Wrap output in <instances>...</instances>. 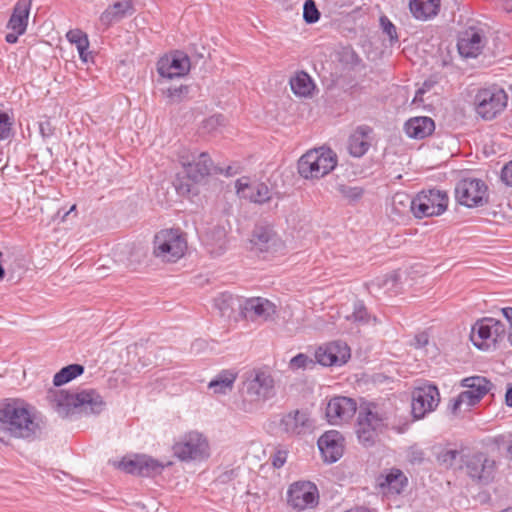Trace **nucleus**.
I'll return each mask as SVG.
<instances>
[{
  "label": "nucleus",
  "instance_id": "obj_27",
  "mask_svg": "<svg viewBox=\"0 0 512 512\" xmlns=\"http://www.w3.org/2000/svg\"><path fill=\"white\" fill-rule=\"evenodd\" d=\"M32 0H18L13 7L7 28L12 31L25 33L28 25Z\"/></svg>",
  "mask_w": 512,
  "mask_h": 512
},
{
  "label": "nucleus",
  "instance_id": "obj_64",
  "mask_svg": "<svg viewBox=\"0 0 512 512\" xmlns=\"http://www.w3.org/2000/svg\"><path fill=\"white\" fill-rule=\"evenodd\" d=\"M417 341H418V343H419L420 345H422V346H423V345L427 344L428 339H427V336H426V335H420V336H418V337H417Z\"/></svg>",
  "mask_w": 512,
  "mask_h": 512
},
{
  "label": "nucleus",
  "instance_id": "obj_37",
  "mask_svg": "<svg viewBox=\"0 0 512 512\" xmlns=\"http://www.w3.org/2000/svg\"><path fill=\"white\" fill-rule=\"evenodd\" d=\"M141 472L142 477H151L160 474L164 469V465L151 456L141 454Z\"/></svg>",
  "mask_w": 512,
  "mask_h": 512
},
{
  "label": "nucleus",
  "instance_id": "obj_56",
  "mask_svg": "<svg viewBox=\"0 0 512 512\" xmlns=\"http://www.w3.org/2000/svg\"><path fill=\"white\" fill-rule=\"evenodd\" d=\"M499 7L506 12H512V0H495Z\"/></svg>",
  "mask_w": 512,
  "mask_h": 512
},
{
  "label": "nucleus",
  "instance_id": "obj_41",
  "mask_svg": "<svg viewBox=\"0 0 512 512\" xmlns=\"http://www.w3.org/2000/svg\"><path fill=\"white\" fill-rule=\"evenodd\" d=\"M337 190L344 198H346L350 202L358 201L359 199L362 198V196L364 194V189L359 186L353 187V186L341 184V185H338Z\"/></svg>",
  "mask_w": 512,
  "mask_h": 512
},
{
  "label": "nucleus",
  "instance_id": "obj_12",
  "mask_svg": "<svg viewBox=\"0 0 512 512\" xmlns=\"http://www.w3.org/2000/svg\"><path fill=\"white\" fill-rule=\"evenodd\" d=\"M240 313L244 319L256 322H272L278 317L277 306L263 297H251L240 305Z\"/></svg>",
  "mask_w": 512,
  "mask_h": 512
},
{
  "label": "nucleus",
  "instance_id": "obj_9",
  "mask_svg": "<svg viewBox=\"0 0 512 512\" xmlns=\"http://www.w3.org/2000/svg\"><path fill=\"white\" fill-rule=\"evenodd\" d=\"M375 406L362 407L359 411L356 434L358 441L364 447L369 448L375 445L379 433L386 426L385 418L378 412L373 411Z\"/></svg>",
  "mask_w": 512,
  "mask_h": 512
},
{
  "label": "nucleus",
  "instance_id": "obj_10",
  "mask_svg": "<svg viewBox=\"0 0 512 512\" xmlns=\"http://www.w3.org/2000/svg\"><path fill=\"white\" fill-rule=\"evenodd\" d=\"M455 198L468 208L484 206L488 203V186L478 178L461 179L455 187Z\"/></svg>",
  "mask_w": 512,
  "mask_h": 512
},
{
  "label": "nucleus",
  "instance_id": "obj_17",
  "mask_svg": "<svg viewBox=\"0 0 512 512\" xmlns=\"http://www.w3.org/2000/svg\"><path fill=\"white\" fill-rule=\"evenodd\" d=\"M465 467L472 479L482 484H488L494 478L496 463L487 454L477 452L467 457Z\"/></svg>",
  "mask_w": 512,
  "mask_h": 512
},
{
  "label": "nucleus",
  "instance_id": "obj_59",
  "mask_svg": "<svg viewBox=\"0 0 512 512\" xmlns=\"http://www.w3.org/2000/svg\"><path fill=\"white\" fill-rule=\"evenodd\" d=\"M236 476V472L234 469H231L229 471L224 472L222 475H220L221 482H227L232 480Z\"/></svg>",
  "mask_w": 512,
  "mask_h": 512
},
{
  "label": "nucleus",
  "instance_id": "obj_45",
  "mask_svg": "<svg viewBox=\"0 0 512 512\" xmlns=\"http://www.w3.org/2000/svg\"><path fill=\"white\" fill-rule=\"evenodd\" d=\"M380 25L384 33H386L391 42L398 41V35L395 25L388 19L387 16L380 17Z\"/></svg>",
  "mask_w": 512,
  "mask_h": 512
},
{
  "label": "nucleus",
  "instance_id": "obj_23",
  "mask_svg": "<svg viewBox=\"0 0 512 512\" xmlns=\"http://www.w3.org/2000/svg\"><path fill=\"white\" fill-rule=\"evenodd\" d=\"M246 392L254 400H266L274 395V379L264 372L256 371L253 378L246 382Z\"/></svg>",
  "mask_w": 512,
  "mask_h": 512
},
{
  "label": "nucleus",
  "instance_id": "obj_36",
  "mask_svg": "<svg viewBox=\"0 0 512 512\" xmlns=\"http://www.w3.org/2000/svg\"><path fill=\"white\" fill-rule=\"evenodd\" d=\"M67 39L69 42L74 43L79 52L80 58L83 61H87V49L89 47V40L86 33L82 32L79 29L70 30L67 33Z\"/></svg>",
  "mask_w": 512,
  "mask_h": 512
},
{
  "label": "nucleus",
  "instance_id": "obj_30",
  "mask_svg": "<svg viewBox=\"0 0 512 512\" xmlns=\"http://www.w3.org/2000/svg\"><path fill=\"white\" fill-rule=\"evenodd\" d=\"M290 86L293 93L301 97H309L315 88L312 78L308 73L300 71L291 78Z\"/></svg>",
  "mask_w": 512,
  "mask_h": 512
},
{
  "label": "nucleus",
  "instance_id": "obj_25",
  "mask_svg": "<svg viewBox=\"0 0 512 512\" xmlns=\"http://www.w3.org/2000/svg\"><path fill=\"white\" fill-rule=\"evenodd\" d=\"M135 13L133 0H121L109 5L100 15L99 21L105 28Z\"/></svg>",
  "mask_w": 512,
  "mask_h": 512
},
{
  "label": "nucleus",
  "instance_id": "obj_33",
  "mask_svg": "<svg viewBox=\"0 0 512 512\" xmlns=\"http://www.w3.org/2000/svg\"><path fill=\"white\" fill-rule=\"evenodd\" d=\"M84 366L81 364H70L58 371L53 378V384L60 387L84 373Z\"/></svg>",
  "mask_w": 512,
  "mask_h": 512
},
{
  "label": "nucleus",
  "instance_id": "obj_40",
  "mask_svg": "<svg viewBox=\"0 0 512 512\" xmlns=\"http://www.w3.org/2000/svg\"><path fill=\"white\" fill-rule=\"evenodd\" d=\"M189 92L187 85H180L178 87H169L163 91V94L168 98L169 103H179Z\"/></svg>",
  "mask_w": 512,
  "mask_h": 512
},
{
  "label": "nucleus",
  "instance_id": "obj_47",
  "mask_svg": "<svg viewBox=\"0 0 512 512\" xmlns=\"http://www.w3.org/2000/svg\"><path fill=\"white\" fill-rule=\"evenodd\" d=\"M459 455V451L455 449L444 450L440 452L437 456V460L440 464L445 465L446 467H451L454 464L457 456Z\"/></svg>",
  "mask_w": 512,
  "mask_h": 512
},
{
  "label": "nucleus",
  "instance_id": "obj_21",
  "mask_svg": "<svg viewBox=\"0 0 512 512\" xmlns=\"http://www.w3.org/2000/svg\"><path fill=\"white\" fill-rule=\"evenodd\" d=\"M179 161L193 183H198L208 176L213 165L212 159L206 152L200 153L197 158L193 157L192 160L189 156L180 155Z\"/></svg>",
  "mask_w": 512,
  "mask_h": 512
},
{
  "label": "nucleus",
  "instance_id": "obj_22",
  "mask_svg": "<svg viewBox=\"0 0 512 512\" xmlns=\"http://www.w3.org/2000/svg\"><path fill=\"white\" fill-rule=\"evenodd\" d=\"M485 40L482 32L474 27L463 31L458 38L457 48L464 58H476L482 51Z\"/></svg>",
  "mask_w": 512,
  "mask_h": 512
},
{
  "label": "nucleus",
  "instance_id": "obj_7",
  "mask_svg": "<svg viewBox=\"0 0 512 512\" xmlns=\"http://www.w3.org/2000/svg\"><path fill=\"white\" fill-rule=\"evenodd\" d=\"M187 249V242L179 229H166L154 237V254L163 261H178Z\"/></svg>",
  "mask_w": 512,
  "mask_h": 512
},
{
  "label": "nucleus",
  "instance_id": "obj_8",
  "mask_svg": "<svg viewBox=\"0 0 512 512\" xmlns=\"http://www.w3.org/2000/svg\"><path fill=\"white\" fill-rule=\"evenodd\" d=\"M506 336L504 323L492 317L477 320L471 329V341L480 350L495 348Z\"/></svg>",
  "mask_w": 512,
  "mask_h": 512
},
{
  "label": "nucleus",
  "instance_id": "obj_15",
  "mask_svg": "<svg viewBox=\"0 0 512 512\" xmlns=\"http://www.w3.org/2000/svg\"><path fill=\"white\" fill-rule=\"evenodd\" d=\"M318 489L309 481L293 483L287 492V502L297 510L312 508L318 504Z\"/></svg>",
  "mask_w": 512,
  "mask_h": 512
},
{
  "label": "nucleus",
  "instance_id": "obj_34",
  "mask_svg": "<svg viewBox=\"0 0 512 512\" xmlns=\"http://www.w3.org/2000/svg\"><path fill=\"white\" fill-rule=\"evenodd\" d=\"M346 319L348 321H351L353 323L359 324V325H367L369 323L376 322L377 319L375 316H372L366 305L362 300H356L353 303V310L352 313L348 316H346Z\"/></svg>",
  "mask_w": 512,
  "mask_h": 512
},
{
  "label": "nucleus",
  "instance_id": "obj_39",
  "mask_svg": "<svg viewBox=\"0 0 512 512\" xmlns=\"http://www.w3.org/2000/svg\"><path fill=\"white\" fill-rule=\"evenodd\" d=\"M141 461V455H135L133 458H123L119 462L118 468L128 474L140 476Z\"/></svg>",
  "mask_w": 512,
  "mask_h": 512
},
{
  "label": "nucleus",
  "instance_id": "obj_20",
  "mask_svg": "<svg viewBox=\"0 0 512 512\" xmlns=\"http://www.w3.org/2000/svg\"><path fill=\"white\" fill-rule=\"evenodd\" d=\"M317 445L324 461L327 463H335L343 456L344 437L337 430H329L323 433L319 437Z\"/></svg>",
  "mask_w": 512,
  "mask_h": 512
},
{
  "label": "nucleus",
  "instance_id": "obj_26",
  "mask_svg": "<svg viewBox=\"0 0 512 512\" xmlns=\"http://www.w3.org/2000/svg\"><path fill=\"white\" fill-rule=\"evenodd\" d=\"M404 130L409 138L421 140L434 132L435 123L427 116L414 117L406 121Z\"/></svg>",
  "mask_w": 512,
  "mask_h": 512
},
{
  "label": "nucleus",
  "instance_id": "obj_14",
  "mask_svg": "<svg viewBox=\"0 0 512 512\" xmlns=\"http://www.w3.org/2000/svg\"><path fill=\"white\" fill-rule=\"evenodd\" d=\"M440 401L439 390L435 385H424L412 393L411 412L415 419L423 418L436 409Z\"/></svg>",
  "mask_w": 512,
  "mask_h": 512
},
{
  "label": "nucleus",
  "instance_id": "obj_32",
  "mask_svg": "<svg viewBox=\"0 0 512 512\" xmlns=\"http://www.w3.org/2000/svg\"><path fill=\"white\" fill-rule=\"evenodd\" d=\"M236 376V373L230 370H222L209 382L208 388L216 394H226L227 391L232 390Z\"/></svg>",
  "mask_w": 512,
  "mask_h": 512
},
{
  "label": "nucleus",
  "instance_id": "obj_11",
  "mask_svg": "<svg viewBox=\"0 0 512 512\" xmlns=\"http://www.w3.org/2000/svg\"><path fill=\"white\" fill-rule=\"evenodd\" d=\"M251 250L259 253L275 254L282 252L285 245L274 230L267 223L256 224L250 238Z\"/></svg>",
  "mask_w": 512,
  "mask_h": 512
},
{
  "label": "nucleus",
  "instance_id": "obj_46",
  "mask_svg": "<svg viewBox=\"0 0 512 512\" xmlns=\"http://www.w3.org/2000/svg\"><path fill=\"white\" fill-rule=\"evenodd\" d=\"M458 395L462 399L463 404H465V411L470 410L482 400V398L469 390L462 391Z\"/></svg>",
  "mask_w": 512,
  "mask_h": 512
},
{
  "label": "nucleus",
  "instance_id": "obj_3",
  "mask_svg": "<svg viewBox=\"0 0 512 512\" xmlns=\"http://www.w3.org/2000/svg\"><path fill=\"white\" fill-rule=\"evenodd\" d=\"M337 163V155L332 149L319 147L307 151L300 157L297 170L304 179H320L333 171Z\"/></svg>",
  "mask_w": 512,
  "mask_h": 512
},
{
  "label": "nucleus",
  "instance_id": "obj_38",
  "mask_svg": "<svg viewBox=\"0 0 512 512\" xmlns=\"http://www.w3.org/2000/svg\"><path fill=\"white\" fill-rule=\"evenodd\" d=\"M14 119L7 112L0 110V142L14 137Z\"/></svg>",
  "mask_w": 512,
  "mask_h": 512
},
{
  "label": "nucleus",
  "instance_id": "obj_31",
  "mask_svg": "<svg viewBox=\"0 0 512 512\" xmlns=\"http://www.w3.org/2000/svg\"><path fill=\"white\" fill-rule=\"evenodd\" d=\"M460 385L483 398L494 387V384L484 376H470L461 380Z\"/></svg>",
  "mask_w": 512,
  "mask_h": 512
},
{
  "label": "nucleus",
  "instance_id": "obj_6",
  "mask_svg": "<svg viewBox=\"0 0 512 512\" xmlns=\"http://www.w3.org/2000/svg\"><path fill=\"white\" fill-rule=\"evenodd\" d=\"M448 203L447 192L433 188L422 190L410 200V209L416 218L433 217L443 214Z\"/></svg>",
  "mask_w": 512,
  "mask_h": 512
},
{
  "label": "nucleus",
  "instance_id": "obj_50",
  "mask_svg": "<svg viewBox=\"0 0 512 512\" xmlns=\"http://www.w3.org/2000/svg\"><path fill=\"white\" fill-rule=\"evenodd\" d=\"M408 461L413 465H419L424 462L425 453L422 449L411 447L407 454Z\"/></svg>",
  "mask_w": 512,
  "mask_h": 512
},
{
  "label": "nucleus",
  "instance_id": "obj_43",
  "mask_svg": "<svg viewBox=\"0 0 512 512\" xmlns=\"http://www.w3.org/2000/svg\"><path fill=\"white\" fill-rule=\"evenodd\" d=\"M192 179H189L188 176H177L174 181V186L177 193L181 196H186L191 193L192 189Z\"/></svg>",
  "mask_w": 512,
  "mask_h": 512
},
{
  "label": "nucleus",
  "instance_id": "obj_35",
  "mask_svg": "<svg viewBox=\"0 0 512 512\" xmlns=\"http://www.w3.org/2000/svg\"><path fill=\"white\" fill-rule=\"evenodd\" d=\"M244 197L248 198L251 202L263 204L271 199V192L265 183L260 182L248 187V193L244 194Z\"/></svg>",
  "mask_w": 512,
  "mask_h": 512
},
{
  "label": "nucleus",
  "instance_id": "obj_1",
  "mask_svg": "<svg viewBox=\"0 0 512 512\" xmlns=\"http://www.w3.org/2000/svg\"><path fill=\"white\" fill-rule=\"evenodd\" d=\"M0 428L20 439L35 438L42 430V421L28 404L20 399L0 401Z\"/></svg>",
  "mask_w": 512,
  "mask_h": 512
},
{
  "label": "nucleus",
  "instance_id": "obj_4",
  "mask_svg": "<svg viewBox=\"0 0 512 512\" xmlns=\"http://www.w3.org/2000/svg\"><path fill=\"white\" fill-rule=\"evenodd\" d=\"M508 104L506 91L497 84L478 89L473 105L476 116L483 121H492L500 116Z\"/></svg>",
  "mask_w": 512,
  "mask_h": 512
},
{
  "label": "nucleus",
  "instance_id": "obj_19",
  "mask_svg": "<svg viewBox=\"0 0 512 512\" xmlns=\"http://www.w3.org/2000/svg\"><path fill=\"white\" fill-rule=\"evenodd\" d=\"M350 358V348L341 341L328 343L319 347L315 352L316 362L322 366H333L345 364Z\"/></svg>",
  "mask_w": 512,
  "mask_h": 512
},
{
  "label": "nucleus",
  "instance_id": "obj_57",
  "mask_svg": "<svg viewBox=\"0 0 512 512\" xmlns=\"http://www.w3.org/2000/svg\"><path fill=\"white\" fill-rule=\"evenodd\" d=\"M434 85V82L433 81H430V80H426L422 87L419 88L416 92V98L421 95V94H424L426 91L430 90Z\"/></svg>",
  "mask_w": 512,
  "mask_h": 512
},
{
  "label": "nucleus",
  "instance_id": "obj_62",
  "mask_svg": "<svg viewBox=\"0 0 512 512\" xmlns=\"http://www.w3.org/2000/svg\"><path fill=\"white\" fill-rule=\"evenodd\" d=\"M344 512H371V511L367 507L357 506V507L350 508Z\"/></svg>",
  "mask_w": 512,
  "mask_h": 512
},
{
  "label": "nucleus",
  "instance_id": "obj_58",
  "mask_svg": "<svg viewBox=\"0 0 512 512\" xmlns=\"http://www.w3.org/2000/svg\"><path fill=\"white\" fill-rule=\"evenodd\" d=\"M251 186H252V184L244 183V182H242L241 179H238L236 181L237 192L243 193V195L246 194L245 191H248V187H251Z\"/></svg>",
  "mask_w": 512,
  "mask_h": 512
},
{
  "label": "nucleus",
  "instance_id": "obj_42",
  "mask_svg": "<svg viewBox=\"0 0 512 512\" xmlns=\"http://www.w3.org/2000/svg\"><path fill=\"white\" fill-rule=\"evenodd\" d=\"M320 18V12L313 0H306L303 6V19L308 24L316 23Z\"/></svg>",
  "mask_w": 512,
  "mask_h": 512
},
{
  "label": "nucleus",
  "instance_id": "obj_60",
  "mask_svg": "<svg viewBox=\"0 0 512 512\" xmlns=\"http://www.w3.org/2000/svg\"><path fill=\"white\" fill-rule=\"evenodd\" d=\"M505 402L506 405L512 407V383L508 385L506 394H505Z\"/></svg>",
  "mask_w": 512,
  "mask_h": 512
},
{
  "label": "nucleus",
  "instance_id": "obj_29",
  "mask_svg": "<svg viewBox=\"0 0 512 512\" xmlns=\"http://www.w3.org/2000/svg\"><path fill=\"white\" fill-rule=\"evenodd\" d=\"M409 9L415 19L426 21L438 14L440 0H409Z\"/></svg>",
  "mask_w": 512,
  "mask_h": 512
},
{
  "label": "nucleus",
  "instance_id": "obj_55",
  "mask_svg": "<svg viewBox=\"0 0 512 512\" xmlns=\"http://www.w3.org/2000/svg\"><path fill=\"white\" fill-rule=\"evenodd\" d=\"M218 172L220 174H224L225 176L229 177V176L236 175L238 173V167H236V166H227L225 169L219 168Z\"/></svg>",
  "mask_w": 512,
  "mask_h": 512
},
{
  "label": "nucleus",
  "instance_id": "obj_48",
  "mask_svg": "<svg viewBox=\"0 0 512 512\" xmlns=\"http://www.w3.org/2000/svg\"><path fill=\"white\" fill-rule=\"evenodd\" d=\"M341 61L355 67L361 63V58L352 48H344L341 52Z\"/></svg>",
  "mask_w": 512,
  "mask_h": 512
},
{
  "label": "nucleus",
  "instance_id": "obj_49",
  "mask_svg": "<svg viewBox=\"0 0 512 512\" xmlns=\"http://www.w3.org/2000/svg\"><path fill=\"white\" fill-rule=\"evenodd\" d=\"M465 404H463L462 399L459 395L453 397L449 400L447 405V411L450 415L456 417L461 414L462 411H465Z\"/></svg>",
  "mask_w": 512,
  "mask_h": 512
},
{
  "label": "nucleus",
  "instance_id": "obj_24",
  "mask_svg": "<svg viewBox=\"0 0 512 512\" xmlns=\"http://www.w3.org/2000/svg\"><path fill=\"white\" fill-rule=\"evenodd\" d=\"M372 127L369 125H359L349 136L348 151L351 156L360 158L364 156L371 146Z\"/></svg>",
  "mask_w": 512,
  "mask_h": 512
},
{
  "label": "nucleus",
  "instance_id": "obj_61",
  "mask_svg": "<svg viewBox=\"0 0 512 512\" xmlns=\"http://www.w3.org/2000/svg\"><path fill=\"white\" fill-rule=\"evenodd\" d=\"M503 316L509 321L510 326L512 325V307H504L502 308Z\"/></svg>",
  "mask_w": 512,
  "mask_h": 512
},
{
  "label": "nucleus",
  "instance_id": "obj_28",
  "mask_svg": "<svg viewBox=\"0 0 512 512\" xmlns=\"http://www.w3.org/2000/svg\"><path fill=\"white\" fill-rule=\"evenodd\" d=\"M377 481L382 490L387 489L392 494L402 493L408 484L407 477L397 468L390 469L385 475L381 474Z\"/></svg>",
  "mask_w": 512,
  "mask_h": 512
},
{
  "label": "nucleus",
  "instance_id": "obj_53",
  "mask_svg": "<svg viewBox=\"0 0 512 512\" xmlns=\"http://www.w3.org/2000/svg\"><path fill=\"white\" fill-rule=\"evenodd\" d=\"M502 173L507 183L512 185V161L505 165Z\"/></svg>",
  "mask_w": 512,
  "mask_h": 512
},
{
  "label": "nucleus",
  "instance_id": "obj_54",
  "mask_svg": "<svg viewBox=\"0 0 512 512\" xmlns=\"http://www.w3.org/2000/svg\"><path fill=\"white\" fill-rule=\"evenodd\" d=\"M23 34L24 33H20L18 31H12V32L6 34L5 40L9 44H14L18 41L19 36H21Z\"/></svg>",
  "mask_w": 512,
  "mask_h": 512
},
{
  "label": "nucleus",
  "instance_id": "obj_13",
  "mask_svg": "<svg viewBox=\"0 0 512 512\" xmlns=\"http://www.w3.org/2000/svg\"><path fill=\"white\" fill-rule=\"evenodd\" d=\"M314 421L307 410L296 409L284 414L279 430L289 438L301 437L313 431Z\"/></svg>",
  "mask_w": 512,
  "mask_h": 512
},
{
  "label": "nucleus",
  "instance_id": "obj_16",
  "mask_svg": "<svg viewBox=\"0 0 512 512\" xmlns=\"http://www.w3.org/2000/svg\"><path fill=\"white\" fill-rule=\"evenodd\" d=\"M357 411L355 399L346 396L332 397L325 408V416L331 425H341L353 418Z\"/></svg>",
  "mask_w": 512,
  "mask_h": 512
},
{
  "label": "nucleus",
  "instance_id": "obj_51",
  "mask_svg": "<svg viewBox=\"0 0 512 512\" xmlns=\"http://www.w3.org/2000/svg\"><path fill=\"white\" fill-rule=\"evenodd\" d=\"M288 452L286 450H277L271 455V462L274 468H281L287 461Z\"/></svg>",
  "mask_w": 512,
  "mask_h": 512
},
{
  "label": "nucleus",
  "instance_id": "obj_2",
  "mask_svg": "<svg viewBox=\"0 0 512 512\" xmlns=\"http://www.w3.org/2000/svg\"><path fill=\"white\" fill-rule=\"evenodd\" d=\"M47 398L55 410L65 417L73 414L99 415L106 406L103 397L94 389L79 392L50 390Z\"/></svg>",
  "mask_w": 512,
  "mask_h": 512
},
{
  "label": "nucleus",
  "instance_id": "obj_18",
  "mask_svg": "<svg viewBox=\"0 0 512 512\" xmlns=\"http://www.w3.org/2000/svg\"><path fill=\"white\" fill-rule=\"evenodd\" d=\"M189 57L180 51L171 56L161 57L157 62V72L162 78L174 79L183 77L190 71Z\"/></svg>",
  "mask_w": 512,
  "mask_h": 512
},
{
  "label": "nucleus",
  "instance_id": "obj_5",
  "mask_svg": "<svg viewBox=\"0 0 512 512\" xmlns=\"http://www.w3.org/2000/svg\"><path fill=\"white\" fill-rule=\"evenodd\" d=\"M173 455L182 462L204 461L210 456L207 437L196 430L184 433L172 446Z\"/></svg>",
  "mask_w": 512,
  "mask_h": 512
},
{
  "label": "nucleus",
  "instance_id": "obj_44",
  "mask_svg": "<svg viewBox=\"0 0 512 512\" xmlns=\"http://www.w3.org/2000/svg\"><path fill=\"white\" fill-rule=\"evenodd\" d=\"M315 362L304 353H299L290 360V368L293 370L305 369L308 366H313Z\"/></svg>",
  "mask_w": 512,
  "mask_h": 512
},
{
  "label": "nucleus",
  "instance_id": "obj_63",
  "mask_svg": "<svg viewBox=\"0 0 512 512\" xmlns=\"http://www.w3.org/2000/svg\"><path fill=\"white\" fill-rule=\"evenodd\" d=\"M2 256H3V254L0 251V260H2ZM5 275H6L5 269H4L3 265H2V261H0V281L5 278Z\"/></svg>",
  "mask_w": 512,
  "mask_h": 512
},
{
  "label": "nucleus",
  "instance_id": "obj_52",
  "mask_svg": "<svg viewBox=\"0 0 512 512\" xmlns=\"http://www.w3.org/2000/svg\"><path fill=\"white\" fill-rule=\"evenodd\" d=\"M39 132L43 138H49L54 134V127L49 119L39 122Z\"/></svg>",
  "mask_w": 512,
  "mask_h": 512
}]
</instances>
